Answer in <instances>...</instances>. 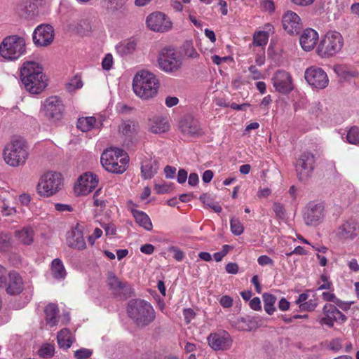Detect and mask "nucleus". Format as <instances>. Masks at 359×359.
I'll return each mask as SVG.
<instances>
[{
	"label": "nucleus",
	"instance_id": "473e14b6",
	"mask_svg": "<svg viewBox=\"0 0 359 359\" xmlns=\"http://www.w3.org/2000/svg\"><path fill=\"white\" fill-rule=\"evenodd\" d=\"M51 273L56 279H63L66 276V271L62 262L60 259H55L51 264Z\"/></svg>",
	"mask_w": 359,
	"mask_h": 359
},
{
	"label": "nucleus",
	"instance_id": "bb28decb",
	"mask_svg": "<svg viewBox=\"0 0 359 359\" xmlns=\"http://www.w3.org/2000/svg\"><path fill=\"white\" fill-rule=\"evenodd\" d=\"M180 128L183 133L190 135L201 134L199 122L191 116H187L180 121Z\"/></svg>",
	"mask_w": 359,
	"mask_h": 359
},
{
	"label": "nucleus",
	"instance_id": "f3484780",
	"mask_svg": "<svg viewBox=\"0 0 359 359\" xmlns=\"http://www.w3.org/2000/svg\"><path fill=\"white\" fill-rule=\"evenodd\" d=\"M323 317L320 320L321 325H326L332 327L334 323L342 324L347 320L346 316L342 313L335 305L326 304L323 308Z\"/></svg>",
	"mask_w": 359,
	"mask_h": 359
},
{
	"label": "nucleus",
	"instance_id": "2f4dec72",
	"mask_svg": "<svg viewBox=\"0 0 359 359\" xmlns=\"http://www.w3.org/2000/svg\"><path fill=\"white\" fill-rule=\"evenodd\" d=\"M15 237L24 245H30L33 242L34 231L32 229L25 227L21 230L16 231Z\"/></svg>",
	"mask_w": 359,
	"mask_h": 359
},
{
	"label": "nucleus",
	"instance_id": "dca6fc26",
	"mask_svg": "<svg viewBox=\"0 0 359 359\" xmlns=\"http://www.w3.org/2000/svg\"><path fill=\"white\" fill-rule=\"evenodd\" d=\"M208 345L215 351H226L231 348L233 340L225 330L210 334L207 337Z\"/></svg>",
	"mask_w": 359,
	"mask_h": 359
},
{
	"label": "nucleus",
	"instance_id": "0e129e2a",
	"mask_svg": "<svg viewBox=\"0 0 359 359\" xmlns=\"http://www.w3.org/2000/svg\"><path fill=\"white\" fill-rule=\"evenodd\" d=\"M154 246L151 244H145L140 247L141 252L146 255H151L154 252Z\"/></svg>",
	"mask_w": 359,
	"mask_h": 359
},
{
	"label": "nucleus",
	"instance_id": "393cba45",
	"mask_svg": "<svg viewBox=\"0 0 359 359\" xmlns=\"http://www.w3.org/2000/svg\"><path fill=\"white\" fill-rule=\"evenodd\" d=\"M158 163L151 156H144L141 161V175L144 180L152 178L158 172Z\"/></svg>",
	"mask_w": 359,
	"mask_h": 359
},
{
	"label": "nucleus",
	"instance_id": "ea45409f",
	"mask_svg": "<svg viewBox=\"0 0 359 359\" xmlns=\"http://www.w3.org/2000/svg\"><path fill=\"white\" fill-rule=\"evenodd\" d=\"M182 51L184 56L195 59L199 57V54L193 46L192 42L185 41L182 47Z\"/></svg>",
	"mask_w": 359,
	"mask_h": 359
},
{
	"label": "nucleus",
	"instance_id": "603ef678",
	"mask_svg": "<svg viewBox=\"0 0 359 359\" xmlns=\"http://www.w3.org/2000/svg\"><path fill=\"white\" fill-rule=\"evenodd\" d=\"M126 0H107V8L111 11H116L121 8L125 4Z\"/></svg>",
	"mask_w": 359,
	"mask_h": 359
},
{
	"label": "nucleus",
	"instance_id": "37998d69",
	"mask_svg": "<svg viewBox=\"0 0 359 359\" xmlns=\"http://www.w3.org/2000/svg\"><path fill=\"white\" fill-rule=\"evenodd\" d=\"M231 231L233 234L239 236L243 233L244 228L238 218L232 217L230 221Z\"/></svg>",
	"mask_w": 359,
	"mask_h": 359
},
{
	"label": "nucleus",
	"instance_id": "a878e982",
	"mask_svg": "<svg viewBox=\"0 0 359 359\" xmlns=\"http://www.w3.org/2000/svg\"><path fill=\"white\" fill-rule=\"evenodd\" d=\"M318 41V32L311 28L306 29L299 38L300 45L305 51L313 50L317 44Z\"/></svg>",
	"mask_w": 359,
	"mask_h": 359
},
{
	"label": "nucleus",
	"instance_id": "4c0bfd02",
	"mask_svg": "<svg viewBox=\"0 0 359 359\" xmlns=\"http://www.w3.org/2000/svg\"><path fill=\"white\" fill-rule=\"evenodd\" d=\"M334 72L344 79L354 77L357 73L355 71H351L348 66L345 65H335L333 67Z\"/></svg>",
	"mask_w": 359,
	"mask_h": 359
},
{
	"label": "nucleus",
	"instance_id": "412c9836",
	"mask_svg": "<svg viewBox=\"0 0 359 359\" xmlns=\"http://www.w3.org/2000/svg\"><path fill=\"white\" fill-rule=\"evenodd\" d=\"M1 288H4L10 295L19 294L24 289L22 278L17 271H11L7 275L5 285Z\"/></svg>",
	"mask_w": 359,
	"mask_h": 359
},
{
	"label": "nucleus",
	"instance_id": "09e8293b",
	"mask_svg": "<svg viewBox=\"0 0 359 359\" xmlns=\"http://www.w3.org/2000/svg\"><path fill=\"white\" fill-rule=\"evenodd\" d=\"M320 280L323 282L320 285L318 290H331L332 288V283L329 280V276L325 273L320 276Z\"/></svg>",
	"mask_w": 359,
	"mask_h": 359
},
{
	"label": "nucleus",
	"instance_id": "f8f14e48",
	"mask_svg": "<svg viewBox=\"0 0 359 359\" xmlns=\"http://www.w3.org/2000/svg\"><path fill=\"white\" fill-rule=\"evenodd\" d=\"M304 78L310 86L318 89H324L329 83L326 72L322 68L316 66H311L306 69Z\"/></svg>",
	"mask_w": 359,
	"mask_h": 359
},
{
	"label": "nucleus",
	"instance_id": "aec40b11",
	"mask_svg": "<svg viewBox=\"0 0 359 359\" xmlns=\"http://www.w3.org/2000/svg\"><path fill=\"white\" fill-rule=\"evenodd\" d=\"M273 86L276 90L283 93H289L293 89L292 77L290 74L284 70H278L273 76Z\"/></svg>",
	"mask_w": 359,
	"mask_h": 359
},
{
	"label": "nucleus",
	"instance_id": "a211bd4d",
	"mask_svg": "<svg viewBox=\"0 0 359 359\" xmlns=\"http://www.w3.org/2000/svg\"><path fill=\"white\" fill-rule=\"evenodd\" d=\"M97 176L90 172H85L78 179L74 186V191L77 195L86 196L90 193L98 184Z\"/></svg>",
	"mask_w": 359,
	"mask_h": 359
},
{
	"label": "nucleus",
	"instance_id": "6ab92c4d",
	"mask_svg": "<svg viewBox=\"0 0 359 359\" xmlns=\"http://www.w3.org/2000/svg\"><path fill=\"white\" fill-rule=\"evenodd\" d=\"M54 39V29L51 25H41L38 26L33 33V41L39 46H46Z\"/></svg>",
	"mask_w": 359,
	"mask_h": 359
},
{
	"label": "nucleus",
	"instance_id": "c85d7f7f",
	"mask_svg": "<svg viewBox=\"0 0 359 359\" xmlns=\"http://www.w3.org/2000/svg\"><path fill=\"white\" fill-rule=\"evenodd\" d=\"M132 215L136 223L147 231H151L153 225L149 217L143 211L133 209Z\"/></svg>",
	"mask_w": 359,
	"mask_h": 359
},
{
	"label": "nucleus",
	"instance_id": "7c9ffc66",
	"mask_svg": "<svg viewBox=\"0 0 359 359\" xmlns=\"http://www.w3.org/2000/svg\"><path fill=\"white\" fill-rule=\"evenodd\" d=\"M57 339L60 348L68 349L72 344V334L67 328L62 329L57 333Z\"/></svg>",
	"mask_w": 359,
	"mask_h": 359
},
{
	"label": "nucleus",
	"instance_id": "6e6d98bb",
	"mask_svg": "<svg viewBox=\"0 0 359 359\" xmlns=\"http://www.w3.org/2000/svg\"><path fill=\"white\" fill-rule=\"evenodd\" d=\"M112 65H113L112 55L110 53H108L105 55V57L102 60V68H103V69L108 71L111 68Z\"/></svg>",
	"mask_w": 359,
	"mask_h": 359
},
{
	"label": "nucleus",
	"instance_id": "72a5a7b5",
	"mask_svg": "<svg viewBox=\"0 0 359 359\" xmlns=\"http://www.w3.org/2000/svg\"><path fill=\"white\" fill-rule=\"evenodd\" d=\"M136 46L137 44L134 41H124L116 45V50L120 55H127L135 51Z\"/></svg>",
	"mask_w": 359,
	"mask_h": 359
},
{
	"label": "nucleus",
	"instance_id": "c756f323",
	"mask_svg": "<svg viewBox=\"0 0 359 359\" xmlns=\"http://www.w3.org/2000/svg\"><path fill=\"white\" fill-rule=\"evenodd\" d=\"M46 321L50 327L55 326L59 320V309L55 304L50 303L45 309Z\"/></svg>",
	"mask_w": 359,
	"mask_h": 359
},
{
	"label": "nucleus",
	"instance_id": "6e6552de",
	"mask_svg": "<svg viewBox=\"0 0 359 359\" xmlns=\"http://www.w3.org/2000/svg\"><path fill=\"white\" fill-rule=\"evenodd\" d=\"M158 62L160 69L166 73L177 72L182 65L181 57L172 46H165L161 50Z\"/></svg>",
	"mask_w": 359,
	"mask_h": 359
},
{
	"label": "nucleus",
	"instance_id": "de8ad7c7",
	"mask_svg": "<svg viewBox=\"0 0 359 359\" xmlns=\"http://www.w3.org/2000/svg\"><path fill=\"white\" fill-rule=\"evenodd\" d=\"M54 346L51 344H46L43 346L39 350V355L41 357L47 358L53 356L54 354Z\"/></svg>",
	"mask_w": 359,
	"mask_h": 359
},
{
	"label": "nucleus",
	"instance_id": "cd10ccee",
	"mask_svg": "<svg viewBox=\"0 0 359 359\" xmlns=\"http://www.w3.org/2000/svg\"><path fill=\"white\" fill-rule=\"evenodd\" d=\"M149 130L153 133H165L169 130L170 126L165 118L154 116L149 119Z\"/></svg>",
	"mask_w": 359,
	"mask_h": 359
},
{
	"label": "nucleus",
	"instance_id": "c03bdc74",
	"mask_svg": "<svg viewBox=\"0 0 359 359\" xmlns=\"http://www.w3.org/2000/svg\"><path fill=\"white\" fill-rule=\"evenodd\" d=\"M268 42V34L264 31L255 34L253 37V43L257 46H264Z\"/></svg>",
	"mask_w": 359,
	"mask_h": 359
},
{
	"label": "nucleus",
	"instance_id": "423d86ee",
	"mask_svg": "<svg viewBox=\"0 0 359 359\" xmlns=\"http://www.w3.org/2000/svg\"><path fill=\"white\" fill-rule=\"evenodd\" d=\"M25 52V41L21 36L17 35L6 36L0 43V55L6 60H16Z\"/></svg>",
	"mask_w": 359,
	"mask_h": 359
},
{
	"label": "nucleus",
	"instance_id": "5fc2aeb1",
	"mask_svg": "<svg viewBox=\"0 0 359 359\" xmlns=\"http://www.w3.org/2000/svg\"><path fill=\"white\" fill-rule=\"evenodd\" d=\"M257 262L262 266H273V265H274L273 260L267 255L259 256L257 259Z\"/></svg>",
	"mask_w": 359,
	"mask_h": 359
},
{
	"label": "nucleus",
	"instance_id": "69168bd1",
	"mask_svg": "<svg viewBox=\"0 0 359 359\" xmlns=\"http://www.w3.org/2000/svg\"><path fill=\"white\" fill-rule=\"evenodd\" d=\"M249 72H250L251 74V76H252V78L254 79V80H257V79H259L262 76V74L261 72L258 70V69L254 66V65H252L249 67Z\"/></svg>",
	"mask_w": 359,
	"mask_h": 359
},
{
	"label": "nucleus",
	"instance_id": "9d476101",
	"mask_svg": "<svg viewBox=\"0 0 359 359\" xmlns=\"http://www.w3.org/2000/svg\"><path fill=\"white\" fill-rule=\"evenodd\" d=\"M65 111V106L62 100L57 96L48 97L43 105L44 116L51 121H57L62 119Z\"/></svg>",
	"mask_w": 359,
	"mask_h": 359
},
{
	"label": "nucleus",
	"instance_id": "b1692460",
	"mask_svg": "<svg viewBox=\"0 0 359 359\" xmlns=\"http://www.w3.org/2000/svg\"><path fill=\"white\" fill-rule=\"evenodd\" d=\"M67 244L69 247L79 250L86 248V244L83 238V231L79 225H76L67 232Z\"/></svg>",
	"mask_w": 359,
	"mask_h": 359
},
{
	"label": "nucleus",
	"instance_id": "5701e85b",
	"mask_svg": "<svg viewBox=\"0 0 359 359\" xmlns=\"http://www.w3.org/2000/svg\"><path fill=\"white\" fill-rule=\"evenodd\" d=\"M359 234V224L353 219L345 221L337 230V236L341 239H353Z\"/></svg>",
	"mask_w": 359,
	"mask_h": 359
},
{
	"label": "nucleus",
	"instance_id": "ddd939ff",
	"mask_svg": "<svg viewBox=\"0 0 359 359\" xmlns=\"http://www.w3.org/2000/svg\"><path fill=\"white\" fill-rule=\"evenodd\" d=\"M315 157L310 152L301 154L296 163V171L300 181H306L311 176L313 170Z\"/></svg>",
	"mask_w": 359,
	"mask_h": 359
},
{
	"label": "nucleus",
	"instance_id": "052dcab7",
	"mask_svg": "<svg viewBox=\"0 0 359 359\" xmlns=\"http://www.w3.org/2000/svg\"><path fill=\"white\" fill-rule=\"evenodd\" d=\"M102 227L107 236H114L116 233V227L113 224H104L102 225Z\"/></svg>",
	"mask_w": 359,
	"mask_h": 359
},
{
	"label": "nucleus",
	"instance_id": "8fccbe9b",
	"mask_svg": "<svg viewBox=\"0 0 359 359\" xmlns=\"http://www.w3.org/2000/svg\"><path fill=\"white\" fill-rule=\"evenodd\" d=\"M273 210L276 215L279 218H284L285 217L286 211L284 206L280 203L275 202L273 205Z\"/></svg>",
	"mask_w": 359,
	"mask_h": 359
},
{
	"label": "nucleus",
	"instance_id": "13d9d810",
	"mask_svg": "<svg viewBox=\"0 0 359 359\" xmlns=\"http://www.w3.org/2000/svg\"><path fill=\"white\" fill-rule=\"evenodd\" d=\"M225 270L229 274H236L238 272L239 267L236 263L229 262L226 265Z\"/></svg>",
	"mask_w": 359,
	"mask_h": 359
},
{
	"label": "nucleus",
	"instance_id": "4d7b16f0",
	"mask_svg": "<svg viewBox=\"0 0 359 359\" xmlns=\"http://www.w3.org/2000/svg\"><path fill=\"white\" fill-rule=\"evenodd\" d=\"M169 251L174 252L173 257L177 261H182L184 257V252L176 247H174V246L170 247Z\"/></svg>",
	"mask_w": 359,
	"mask_h": 359
},
{
	"label": "nucleus",
	"instance_id": "864d4df0",
	"mask_svg": "<svg viewBox=\"0 0 359 359\" xmlns=\"http://www.w3.org/2000/svg\"><path fill=\"white\" fill-rule=\"evenodd\" d=\"M92 355V351L87 348H81L74 352V357L76 359H86Z\"/></svg>",
	"mask_w": 359,
	"mask_h": 359
},
{
	"label": "nucleus",
	"instance_id": "4be33fe9",
	"mask_svg": "<svg viewBox=\"0 0 359 359\" xmlns=\"http://www.w3.org/2000/svg\"><path fill=\"white\" fill-rule=\"evenodd\" d=\"M283 27L289 34H297L302 28L300 18L295 13L288 11L283 16Z\"/></svg>",
	"mask_w": 359,
	"mask_h": 359
},
{
	"label": "nucleus",
	"instance_id": "e2e57ef3",
	"mask_svg": "<svg viewBox=\"0 0 359 359\" xmlns=\"http://www.w3.org/2000/svg\"><path fill=\"white\" fill-rule=\"evenodd\" d=\"M249 304L250 308L255 311L261 310V302L259 297H254L250 300Z\"/></svg>",
	"mask_w": 359,
	"mask_h": 359
},
{
	"label": "nucleus",
	"instance_id": "c9c22d12",
	"mask_svg": "<svg viewBox=\"0 0 359 359\" xmlns=\"http://www.w3.org/2000/svg\"><path fill=\"white\" fill-rule=\"evenodd\" d=\"M264 302V309L266 313L271 315L276 310L274 304L276 302V297L272 294L264 293L262 296Z\"/></svg>",
	"mask_w": 359,
	"mask_h": 359
},
{
	"label": "nucleus",
	"instance_id": "338daca9",
	"mask_svg": "<svg viewBox=\"0 0 359 359\" xmlns=\"http://www.w3.org/2000/svg\"><path fill=\"white\" fill-rule=\"evenodd\" d=\"M154 189L157 194H163L168 192L170 189V186L167 184H156L154 187Z\"/></svg>",
	"mask_w": 359,
	"mask_h": 359
},
{
	"label": "nucleus",
	"instance_id": "774afa93",
	"mask_svg": "<svg viewBox=\"0 0 359 359\" xmlns=\"http://www.w3.org/2000/svg\"><path fill=\"white\" fill-rule=\"evenodd\" d=\"M177 182L180 184H183L187 179V172L184 169H180L177 174Z\"/></svg>",
	"mask_w": 359,
	"mask_h": 359
},
{
	"label": "nucleus",
	"instance_id": "f257e3e1",
	"mask_svg": "<svg viewBox=\"0 0 359 359\" xmlns=\"http://www.w3.org/2000/svg\"><path fill=\"white\" fill-rule=\"evenodd\" d=\"M20 80L32 94H39L47 86V79L42 67L33 61L25 62L20 68Z\"/></svg>",
	"mask_w": 359,
	"mask_h": 359
},
{
	"label": "nucleus",
	"instance_id": "f03ea898",
	"mask_svg": "<svg viewBox=\"0 0 359 359\" xmlns=\"http://www.w3.org/2000/svg\"><path fill=\"white\" fill-rule=\"evenodd\" d=\"M127 312L130 318L140 328L149 325L156 318L153 306L140 299L130 300L128 304Z\"/></svg>",
	"mask_w": 359,
	"mask_h": 359
},
{
	"label": "nucleus",
	"instance_id": "a19ab883",
	"mask_svg": "<svg viewBox=\"0 0 359 359\" xmlns=\"http://www.w3.org/2000/svg\"><path fill=\"white\" fill-rule=\"evenodd\" d=\"M83 81L80 76L76 75L66 83V89L68 92L72 93L77 89L81 88Z\"/></svg>",
	"mask_w": 359,
	"mask_h": 359
},
{
	"label": "nucleus",
	"instance_id": "0eeeda50",
	"mask_svg": "<svg viewBox=\"0 0 359 359\" xmlns=\"http://www.w3.org/2000/svg\"><path fill=\"white\" fill-rule=\"evenodd\" d=\"M343 43V38L339 32H329L320 41L317 53L322 57H332L341 50Z\"/></svg>",
	"mask_w": 359,
	"mask_h": 359
},
{
	"label": "nucleus",
	"instance_id": "a18cd8bd",
	"mask_svg": "<svg viewBox=\"0 0 359 359\" xmlns=\"http://www.w3.org/2000/svg\"><path fill=\"white\" fill-rule=\"evenodd\" d=\"M11 245V238L7 233H0V251L7 250Z\"/></svg>",
	"mask_w": 359,
	"mask_h": 359
},
{
	"label": "nucleus",
	"instance_id": "39448f33",
	"mask_svg": "<svg viewBox=\"0 0 359 359\" xmlns=\"http://www.w3.org/2000/svg\"><path fill=\"white\" fill-rule=\"evenodd\" d=\"M5 162L13 167L24 165L28 157V148L22 140H14L7 144L4 149Z\"/></svg>",
	"mask_w": 359,
	"mask_h": 359
},
{
	"label": "nucleus",
	"instance_id": "20e7f679",
	"mask_svg": "<svg viewBox=\"0 0 359 359\" xmlns=\"http://www.w3.org/2000/svg\"><path fill=\"white\" fill-rule=\"evenodd\" d=\"M100 161L107 171L114 173H123L126 170L128 158L127 156H124L123 149L111 148L104 151L101 155Z\"/></svg>",
	"mask_w": 359,
	"mask_h": 359
},
{
	"label": "nucleus",
	"instance_id": "680f3d73",
	"mask_svg": "<svg viewBox=\"0 0 359 359\" xmlns=\"http://www.w3.org/2000/svg\"><path fill=\"white\" fill-rule=\"evenodd\" d=\"M219 303L224 308H229L233 304V299L229 296L224 295L221 297Z\"/></svg>",
	"mask_w": 359,
	"mask_h": 359
},
{
	"label": "nucleus",
	"instance_id": "58836bf2",
	"mask_svg": "<svg viewBox=\"0 0 359 359\" xmlns=\"http://www.w3.org/2000/svg\"><path fill=\"white\" fill-rule=\"evenodd\" d=\"M200 200L208 208L212 209L215 212H220L222 210L221 205L212 200L210 195L203 194L200 196Z\"/></svg>",
	"mask_w": 359,
	"mask_h": 359
},
{
	"label": "nucleus",
	"instance_id": "2eb2a0df",
	"mask_svg": "<svg viewBox=\"0 0 359 359\" xmlns=\"http://www.w3.org/2000/svg\"><path fill=\"white\" fill-rule=\"evenodd\" d=\"M107 284L114 295L127 298L131 296L132 288L126 282L121 281L113 272H109Z\"/></svg>",
	"mask_w": 359,
	"mask_h": 359
},
{
	"label": "nucleus",
	"instance_id": "4468645a",
	"mask_svg": "<svg viewBox=\"0 0 359 359\" xmlns=\"http://www.w3.org/2000/svg\"><path fill=\"white\" fill-rule=\"evenodd\" d=\"M146 23L149 29L156 32H168L172 26L170 19L161 12H154L149 15Z\"/></svg>",
	"mask_w": 359,
	"mask_h": 359
},
{
	"label": "nucleus",
	"instance_id": "9b49d317",
	"mask_svg": "<svg viewBox=\"0 0 359 359\" xmlns=\"http://www.w3.org/2000/svg\"><path fill=\"white\" fill-rule=\"evenodd\" d=\"M325 209L322 203H309L305 208L303 219L307 226H316L323 222Z\"/></svg>",
	"mask_w": 359,
	"mask_h": 359
},
{
	"label": "nucleus",
	"instance_id": "3c124183",
	"mask_svg": "<svg viewBox=\"0 0 359 359\" xmlns=\"http://www.w3.org/2000/svg\"><path fill=\"white\" fill-rule=\"evenodd\" d=\"M317 306V302L315 299H309L306 302L301 304L299 308L302 311H311Z\"/></svg>",
	"mask_w": 359,
	"mask_h": 359
},
{
	"label": "nucleus",
	"instance_id": "e433bc0d",
	"mask_svg": "<svg viewBox=\"0 0 359 359\" xmlns=\"http://www.w3.org/2000/svg\"><path fill=\"white\" fill-rule=\"evenodd\" d=\"M137 124L130 120L126 121L121 123L119 126V130L125 136L131 137L133 136L137 131Z\"/></svg>",
	"mask_w": 359,
	"mask_h": 359
},
{
	"label": "nucleus",
	"instance_id": "7ed1b4c3",
	"mask_svg": "<svg viewBox=\"0 0 359 359\" xmlns=\"http://www.w3.org/2000/svg\"><path fill=\"white\" fill-rule=\"evenodd\" d=\"M158 88V81L155 75L142 70L135 74L133 81L134 93L140 98L148 100L153 97Z\"/></svg>",
	"mask_w": 359,
	"mask_h": 359
},
{
	"label": "nucleus",
	"instance_id": "1a4fd4ad",
	"mask_svg": "<svg viewBox=\"0 0 359 359\" xmlns=\"http://www.w3.org/2000/svg\"><path fill=\"white\" fill-rule=\"evenodd\" d=\"M62 177L57 172H47L38 183L37 191L41 196L49 197L55 194L61 188Z\"/></svg>",
	"mask_w": 359,
	"mask_h": 359
},
{
	"label": "nucleus",
	"instance_id": "49530a36",
	"mask_svg": "<svg viewBox=\"0 0 359 359\" xmlns=\"http://www.w3.org/2000/svg\"><path fill=\"white\" fill-rule=\"evenodd\" d=\"M37 5L35 2H32V0H29L26 2L25 6V14L26 17L35 15L36 13Z\"/></svg>",
	"mask_w": 359,
	"mask_h": 359
},
{
	"label": "nucleus",
	"instance_id": "79ce46f5",
	"mask_svg": "<svg viewBox=\"0 0 359 359\" xmlns=\"http://www.w3.org/2000/svg\"><path fill=\"white\" fill-rule=\"evenodd\" d=\"M346 140L349 144L355 145L359 144V128L357 126H352L348 130Z\"/></svg>",
	"mask_w": 359,
	"mask_h": 359
},
{
	"label": "nucleus",
	"instance_id": "f704fd0d",
	"mask_svg": "<svg viewBox=\"0 0 359 359\" xmlns=\"http://www.w3.org/2000/svg\"><path fill=\"white\" fill-rule=\"evenodd\" d=\"M96 119L94 116L81 117L77 121L76 127L82 132L90 130L95 125Z\"/></svg>",
	"mask_w": 359,
	"mask_h": 359
},
{
	"label": "nucleus",
	"instance_id": "bf43d9fd",
	"mask_svg": "<svg viewBox=\"0 0 359 359\" xmlns=\"http://www.w3.org/2000/svg\"><path fill=\"white\" fill-rule=\"evenodd\" d=\"M183 315L186 323L188 324L195 317V312L192 309H184L183 310Z\"/></svg>",
	"mask_w": 359,
	"mask_h": 359
}]
</instances>
